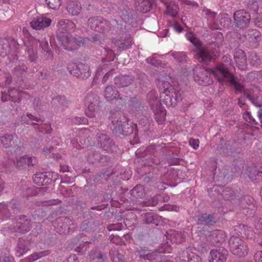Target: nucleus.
Returning a JSON list of instances; mask_svg holds the SVG:
<instances>
[{
  "instance_id": "f257e3e1",
  "label": "nucleus",
  "mask_w": 262,
  "mask_h": 262,
  "mask_svg": "<svg viewBox=\"0 0 262 262\" xmlns=\"http://www.w3.org/2000/svg\"><path fill=\"white\" fill-rule=\"evenodd\" d=\"M212 74L219 82L227 83L234 88L236 93L241 92L243 85L238 83L233 75L227 70L226 67L220 63L212 69H206L203 66H197L193 70V77L197 83L203 85H208L213 83L210 75Z\"/></svg>"
},
{
  "instance_id": "f03ea898",
  "label": "nucleus",
  "mask_w": 262,
  "mask_h": 262,
  "mask_svg": "<svg viewBox=\"0 0 262 262\" xmlns=\"http://www.w3.org/2000/svg\"><path fill=\"white\" fill-rule=\"evenodd\" d=\"M74 27V23L69 19H61L58 23L57 37L66 50H73L76 48V45L80 46L83 45L81 40L79 41L75 37L69 34V32Z\"/></svg>"
},
{
  "instance_id": "7ed1b4c3",
  "label": "nucleus",
  "mask_w": 262,
  "mask_h": 262,
  "mask_svg": "<svg viewBox=\"0 0 262 262\" xmlns=\"http://www.w3.org/2000/svg\"><path fill=\"white\" fill-rule=\"evenodd\" d=\"M169 75L165 77L161 75L157 81V85L160 93L161 100L168 107L176 106L178 102L177 94L170 84Z\"/></svg>"
},
{
  "instance_id": "20e7f679",
  "label": "nucleus",
  "mask_w": 262,
  "mask_h": 262,
  "mask_svg": "<svg viewBox=\"0 0 262 262\" xmlns=\"http://www.w3.org/2000/svg\"><path fill=\"white\" fill-rule=\"evenodd\" d=\"M147 99L152 110L155 118L159 124H162L165 120L166 110L161 104L156 91H151L147 94Z\"/></svg>"
},
{
  "instance_id": "39448f33",
  "label": "nucleus",
  "mask_w": 262,
  "mask_h": 262,
  "mask_svg": "<svg viewBox=\"0 0 262 262\" xmlns=\"http://www.w3.org/2000/svg\"><path fill=\"white\" fill-rule=\"evenodd\" d=\"M185 37L188 40L191 42L195 47V52L198 56V59L203 62H206L216 56L214 52H210L208 49L202 47V43L195 35L192 32H188L185 34Z\"/></svg>"
},
{
  "instance_id": "423d86ee",
  "label": "nucleus",
  "mask_w": 262,
  "mask_h": 262,
  "mask_svg": "<svg viewBox=\"0 0 262 262\" xmlns=\"http://www.w3.org/2000/svg\"><path fill=\"white\" fill-rule=\"evenodd\" d=\"M160 262H202V258L189 247L179 252L176 257H170Z\"/></svg>"
},
{
  "instance_id": "0eeeda50",
  "label": "nucleus",
  "mask_w": 262,
  "mask_h": 262,
  "mask_svg": "<svg viewBox=\"0 0 262 262\" xmlns=\"http://www.w3.org/2000/svg\"><path fill=\"white\" fill-rule=\"evenodd\" d=\"M229 246L231 252L239 257L246 255L249 250L247 244L239 237L232 236L229 239Z\"/></svg>"
},
{
  "instance_id": "6e6552de",
  "label": "nucleus",
  "mask_w": 262,
  "mask_h": 262,
  "mask_svg": "<svg viewBox=\"0 0 262 262\" xmlns=\"http://www.w3.org/2000/svg\"><path fill=\"white\" fill-rule=\"evenodd\" d=\"M204 15L207 17L210 28L211 29H222L228 24L226 21H228L227 19L228 17L226 14L222 15L221 19L218 20V18H216V14L212 12L210 10L206 9L203 10Z\"/></svg>"
},
{
  "instance_id": "1a4fd4ad",
  "label": "nucleus",
  "mask_w": 262,
  "mask_h": 262,
  "mask_svg": "<svg viewBox=\"0 0 262 262\" xmlns=\"http://www.w3.org/2000/svg\"><path fill=\"white\" fill-rule=\"evenodd\" d=\"M98 101V99L95 94H89L85 97L84 103L86 107L85 113L88 117L93 118L95 116Z\"/></svg>"
},
{
  "instance_id": "9d476101",
  "label": "nucleus",
  "mask_w": 262,
  "mask_h": 262,
  "mask_svg": "<svg viewBox=\"0 0 262 262\" xmlns=\"http://www.w3.org/2000/svg\"><path fill=\"white\" fill-rule=\"evenodd\" d=\"M68 70L71 74L77 77L86 78L90 76L89 67L82 63H71L68 65Z\"/></svg>"
},
{
  "instance_id": "9b49d317",
  "label": "nucleus",
  "mask_w": 262,
  "mask_h": 262,
  "mask_svg": "<svg viewBox=\"0 0 262 262\" xmlns=\"http://www.w3.org/2000/svg\"><path fill=\"white\" fill-rule=\"evenodd\" d=\"M58 225L54 227L56 228V231L59 234L70 233L75 228L74 222L68 218L58 219L56 220Z\"/></svg>"
},
{
  "instance_id": "f8f14e48",
  "label": "nucleus",
  "mask_w": 262,
  "mask_h": 262,
  "mask_svg": "<svg viewBox=\"0 0 262 262\" xmlns=\"http://www.w3.org/2000/svg\"><path fill=\"white\" fill-rule=\"evenodd\" d=\"M228 251L223 247H219L210 251L208 260L209 262H226Z\"/></svg>"
},
{
  "instance_id": "ddd939ff",
  "label": "nucleus",
  "mask_w": 262,
  "mask_h": 262,
  "mask_svg": "<svg viewBox=\"0 0 262 262\" xmlns=\"http://www.w3.org/2000/svg\"><path fill=\"white\" fill-rule=\"evenodd\" d=\"M9 95H7L4 93L2 94V100L6 101L11 100L14 102L20 101L23 98L29 97V95L26 92L20 91L16 89H10L8 91Z\"/></svg>"
},
{
  "instance_id": "4468645a",
  "label": "nucleus",
  "mask_w": 262,
  "mask_h": 262,
  "mask_svg": "<svg viewBox=\"0 0 262 262\" xmlns=\"http://www.w3.org/2000/svg\"><path fill=\"white\" fill-rule=\"evenodd\" d=\"M251 16L249 13L244 10L236 11L234 14V20L236 26L239 28L247 26Z\"/></svg>"
},
{
  "instance_id": "2eb2a0df",
  "label": "nucleus",
  "mask_w": 262,
  "mask_h": 262,
  "mask_svg": "<svg viewBox=\"0 0 262 262\" xmlns=\"http://www.w3.org/2000/svg\"><path fill=\"white\" fill-rule=\"evenodd\" d=\"M51 21L50 18L45 15H40L34 17L30 24L33 29L39 30L49 27Z\"/></svg>"
},
{
  "instance_id": "dca6fc26",
  "label": "nucleus",
  "mask_w": 262,
  "mask_h": 262,
  "mask_svg": "<svg viewBox=\"0 0 262 262\" xmlns=\"http://www.w3.org/2000/svg\"><path fill=\"white\" fill-rule=\"evenodd\" d=\"M234 59L236 66L241 70L247 68V59L245 52L241 49H237L234 52Z\"/></svg>"
},
{
  "instance_id": "f3484780",
  "label": "nucleus",
  "mask_w": 262,
  "mask_h": 262,
  "mask_svg": "<svg viewBox=\"0 0 262 262\" xmlns=\"http://www.w3.org/2000/svg\"><path fill=\"white\" fill-rule=\"evenodd\" d=\"M164 246L165 247L164 250L159 249L158 253H170L172 251V248L170 246H168V244L164 245ZM157 251L150 252L149 250H146L144 251H141L139 252L140 256L143 257L145 259L149 260H152L156 259L155 256L157 255Z\"/></svg>"
},
{
  "instance_id": "a211bd4d",
  "label": "nucleus",
  "mask_w": 262,
  "mask_h": 262,
  "mask_svg": "<svg viewBox=\"0 0 262 262\" xmlns=\"http://www.w3.org/2000/svg\"><path fill=\"white\" fill-rule=\"evenodd\" d=\"M36 162V158L34 157H29L28 156H23L16 159L14 164L15 166L19 169L25 168L27 165H33Z\"/></svg>"
},
{
  "instance_id": "6ab92c4d",
  "label": "nucleus",
  "mask_w": 262,
  "mask_h": 262,
  "mask_svg": "<svg viewBox=\"0 0 262 262\" xmlns=\"http://www.w3.org/2000/svg\"><path fill=\"white\" fill-rule=\"evenodd\" d=\"M255 232L254 233L258 235L262 239V219L256 220L254 222ZM262 246V241L259 242ZM255 262H262V250L257 251L254 256Z\"/></svg>"
},
{
  "instance_id": "aec40b11",
  "label": "nucleus",
  "mask_w": 262,
  "mask_h": 262,
  "mask_svg": "<svg viewBox=\"0 0 262 262\" xmlns=\"http://www.w3.org/2000/svg\"><path fill=\"white\" fill-rule=\"evenodd\" d=\"M244 38L249 42L253 43V45L251 46L255 48L256 47L257 43L260 40V34L257 30H249L246 32Z\"/></svg>"
},
{
  "instance_id": "412c9836",
  "label": "nucleus",
  "mask_w": 262,
  "mask_h": 262,
  "mask_svg": "<svg viewBox=\"0 0 262 262\" xmlns=\"http://www.w3.org/2000/svg\"><path fill=\"white\" fill-rule=\"evenodd\" d=\"M97 139L98 145L105 150H109L114 145L113 140L105 134H100L98 135Z\"/></svg>"
},
{
  "instance_id": "4be33fe9",
  "label": "nucleus",
  "mask_w": 262,
  "mask_h": 262,
  "mask_svg": "<svg viewBox=\"0 0 262 262\" xmlns=\"http://www.w3.org/2000/svg\"><path fill=\"white\" fill-rule=\"evenodd\" d=\"M234 231L238 236L243 237H252L254 235L253 231L250 227L243 224L235 226Z\"/></svg>"
},
{
  "instance_id": "5701e85b",
  "label": "nucleus",
  "mask_w": 262,
  "mask_h": 262,
  "mask_svg": "<svg viewBox=\"0 0 262 262\" xmlns=\"http://www.w3.org/2000/svg\"><path fill=\"white\" fill-rule=\"evenodd\" d=\"M17 226V228L15 230L19 232L28 231L31 227V220L26 219V217L24 216L19 218Z\"/></svg>"
},
{
  "instance_id": "b1692460",
  "label": "nucleus",
  "mask_w": 262,
  "mask_h": 262,
  "mask_svg": "<svg viewBox=\"0 0 262 262\" xmlns=\"http://www.w3.org/2000/svg\"><path fill=\"white\" fill-rule=\"evenodd\" d=\"M81 5L78 1H71L67 6V10L69 13L72 15L78 14L81 11Z\"/></svg>"
},
{
  "instance_id": "393cba45",
  "label": "nucleus",
  "mask_w": 262,
  "mask_h": 262,
  "mask_svg": "<svg viewBox=\"0 0 262 262\" xmlns=\"http://www.w3.org/2000/svg\"><path fill=\"white\" fill-rule=\"evenodd\" d=\"M104 96L107 101H110L115 99H119V95L115 87L113 85L107 86L105 90Z\"/></svg>"
},
{
  "instance_id": "a878e982",
  "label": "nucleus",
  "mask_w": 262,
  "mask_h": 262,
  "mask_svg": "<svg viewBox=\"0 0 262 262\" xmlns=\"http://www.w3.org/2000/svg\"><path fill=\"white\" fill-rule=\"evenodd\" d=\"M33 180L34 183L38 185H46L51 181L46 172H37L34 176Z\"/></svg>"
},
{
  "instance_id": "bb28decb",
  "label": "nucleus",
  "mask_w": 262,
  "mask_h": 262,
  "mask_svg": "<svg viewBox=\"0 0 262 262\" xmlns=\"http://www.w3.org/2000/svg\"><path fill=\"white\" fill-rule=\"evenodd\" d=\"M112 122L114 125L113 129L116 130V131H118L119 132H120V133L124 135H129L132 134L133 132V129L132 128H128V129L127 131L124 129L123 128V126L124 125V124H122L121 121H119L118 120H117V121L113 120Z\"/></svg>"
},
{
  "instance_id": "cd10ccee",
  "label": "nucleus",
  "mask_w": 262,
  "mask_h": 262,
  "mask_svg": "<svg viewBox=\"0 0 262 262\" xmlns=\"http://www.w3.org/2000/svg\"><path fill=\"white\" fill-rule=\"evenodd\" d=\"M167 238L174 243H181L185 238V235L182 233H179L175 231H170L167 233Z\"/></svg>"
},
{
  "instance_id": "c85d7f7f",
  "label": "nucleus",
  "mask_w": 262,
  "mask_h": 262,
  "mask_svg": "<svg viewBox=\"0 0 262 262\" xmlns=\"http://www.w3.org/2000/svg\"><path fill=\"white\" fill-rule=\"evenodd\" d=\"M132 80L129 76H121L116 77L115 80L116 85L119 87H124L128 85Z\"/></svg>"
},
{
  "instance_id": "c756f323",
  "label": "nucleus",
  "mask_w": 262,
  "mask_h": 262,
  "mask_svg": "<svg viewBox=\"0 0 262 262\" xmlns=\"http://www.w3.org/2000/svg\"><path fill=\"white\" fill-rule=\"evenodd\" d=\"M211 236L212 241L216 243H221L224 241L226 234L222 230H216L211 232Z\"/></svg>"
},
{
  "instance_id": "7c9ffc66",
  "label": "nucleus",
  "mask_w": 262,
  "mask_h": 262,
  "mask_svg": "<svg viewBox=\"0 0 262 262\" xmlns=\"http://www.w3.org/2000/svg\"><path fill=\"white\" fill-rule=\"evenodd\" d=\"M22 121L24 123L31 124H39L42 122V120L37 117H34L31 114H27L26 116L22 117Z\"/></svg>"
},
{
  "instance_id": "2f4dec72",
  "label": "nucleus",
  "mask_w": 262,
  "mask_h": 262,
  "mask_svg": "<svg viewBox=\"0 0 262 262\" xmlns=\"http://www.w3.org/2000/svg\"><path fill=\"white\" fill-rule=\"evenodd\" d=\"M248 7L250 10L253 11L255 14H260L262 13V2L260 1H251Z\"/></svg>"
},
{
  "instance_id": "473e14b6",
  "label": "nucleus",
  "mask_w": 262,
  "mask_h": 262,
  "mask_svg": "<svg viewBox=\"0 0 262 262\" xmlns=\"http://www.w3.org/2000/svg\"><path fill=\"white\" fill-rule=\"evenodd\" d=\"M27 47V52L29 59L31 61H35L37 59L36 49L35 47H33L30 42H24Z\"/></svg>"
},
{
  "instance_id": "72a5a7b5",
  "label": "nucleus",
  "mask_w": 262,
  "mask_h": 262,
  "mask_svg": "<svg viewBox=\"0 0 262 262\" xmlns=\"http://www.w3.org/2000/svg\"><path fill=\"white\" fill-rule=\"evenodd\" d=\"M166 56H172L178 62H183L186 60V56L184 52L171 51L166 55Z\"/></svg>"
},
{
  "instance_id": "f704fd0d",
  "label": "nucleus",
  "mask_w": 262,
  "mask_h": 262,
  "mask_svg": "<svg viewBox=\"0 0 262 262\" xmlns=\"http://www.w3.org/2000/svg\"><path fill=\"white\" fill-rule=\"evenodd\" d=\"M215 41H214L213 44L215 46H216L217 49L215 50V52H224V50H222L223 43L222 42L223 41V34L220 32H217L215 33Z\"/></svg>"
},
{
  "instance_id": "c9c22d12",
  "label": "nucleus",
  "mask_w": 262,
  "mask_h": 262,
  "mask_svg": "<svg viewBox=\"0 0 262 262\" xmlns=\"http://www.w3.org/2000/svg\"><path fill=\"white\" fill-rule=\"evenodd\" d=\"M178 6L174 2H171L167 6L166 13L172 17H174L178 14Z\"/></svg>"
},
{
  "instance_id": "e433bc0d",
  "label": "nucleus",
  "mask_w": 262,
  "mask_h": 262,
  "mask_svg": "<svg viewBox=\"0 0 262 262\" xmlns=\"http://www.w3.org/2000/svg\"><path fill=\"white\" fill-rule=\"evenodd\" d=\"M110 255L111 256V259L113 262H123L124 257L123 255L119 252V251L116 250L113 251L112 250L110 251Z\"/></svg>"
},
{
  "instance_id": "4c0bfd02",
  "label": "nucleus",
  "mask_w": 262,
  "mask_h": 262,
  "mask_svg": "<svg viewBox=\"0 0 262 262\" xmlns=\"http://www.w3.org/2000/svg\"><path fill=\"white\" fill-rule=\"evenodd\" d=\"M150 4L147 0H140L137 9L142 13H146L150 10Z\"/></svg>"
},
{
  "instance_id": "58836bf2",
  "label": "nucleus",
  "mask_w": 262,
  "mask_h": 262,
  "mask_svg": "<svg viewBox=\"0 0 262 262\" xmlns=\"http://www.w3.org/2000/svg\"><path fill=\"white\" fill-rule=\"evenodd\" d=\"M9 44L7 39L4 38L0 40V56H4L7 54L9 50Z\"/></svg>"
},
{
  "instance_id": "ea45409f",
  "label": "nucleus",
  "mask_w": 262,
  "mask_h": 262,
  "mask_svg": "<svg viewBox=\"0 0 262 262\" xmlns=\"http://www.w3.org/2000/svg\"><path fill=\"white\" fill-rule=\"evenodd\" d=\"M45 2L49 8L53 10L59 9L62 3L61 0H45Z\"/></svg>"
},
{
  "instance_id": "a19ab883",
  "label": "nucleus",
  "mask_w": 262,
  "mask_h": 262,
  "mask_svg": "<svg viewBox=\"0 0 262 262\" xmlns=\"http://www.w3.org/2000/svg\"><path fill=\"white\" fill-rule=\"evenodd\" d=\"M249 177L252 180H262V171H256L255 167H252L249 171Z\"/></svg>"
},
{
  "instance_id": "79ce46f5",
  "label": "nucleus",
  "mask_w": 262,
  "mask_h": 262,
  "mask_svg": "<svg viewBox=\"0 0 262 262\" xmlns=\"http://www.w3.org/2000/svg\"><path fill=\"white\" fill-rule=\"evenodd\" d=\"M90 256L92 259H94L96 257L98 259L97 262H103L106 259L104 254L100 252H97L95 251H91Z\"/></svg>"
},
{
  "instance_id": "37998d69",
  "label": "nucleus",
  "mask_w": 262,
  "mask_h": 262,
  "mask_svg": "<svg viewBox=\"0 0 262 262\" xmlns=\"http://www.w3.org/2000/svg\"><path fill=\"white\" fill-rule=\"evenodd\" d=\"M249 60L253 66H257L260 64V59L255 52H250L249 56Z\"/></svg>"
},
{
  "instance_id": "c03bdc74",
  "label": "nucleus",
  "mask_w": 262,
  "mask_h": 262,
  "mask_svg": "<svg viewBox=\"0 0 262 262\" xmlns=\"http://www.w3.org/2000/svg\"><path fill=\"white\" fill-rule=\"evenodd\" d=\"M13 136L9 135H6L0 138V145H3L6 147L11 144V141L13 140Z\"/></svg>"
},
{
  "instance_id": "a18cd8bd",
  "label": "nucleus",
  "mask_w": 262,
  "mask_h": 262,
  "mask_svg": "<svg viewBox=\"0 0 262 262\" xmlns=\"http://www.w3.org/2000/svg\"><path fill=\"white\" fill-rule=\"evenodd\" d=\"M21 242V241L19 240L16 252V254L19 257L24 255L29 250V248Z\"/></svg>"
},
{
  "instance_id": "49530a36",
  "label": "nucleus",
  "mask_w": 262,
  "mask_h": 262,
  "mask_svg": "<svg viewBox=\"0 0 262 262\" xmlns=\"http://www.w3.org/2000/svg\"><path fill=\"white\" fill-rule=\"evenodd\" d=\"M143 189V188L142 185H137L133 189L132 194L135 197H140L142 195Z\"/></svg>"
},
{
  "instance_id": "de8ad7c7",
  "label": "nucleus",
  "mask_w": 262,
  "mask_h": 262,
  "mask_svg": "<svg viewBox=\"0 0 262 262\" xmlns=\"http://www.w3.org/2000/svg\"><path fill=\"white\" fill-rule=\"evenodd\" d=\"M44 252H41L38 253H34L32 255L29 256L27 258L23 260L25 262H32L37 260L41 257L43 256Z\"/></svg>"
},
{
  "instance_id": "09e8293b",
  "label": "nucleus",
  "mask_w": 262,
  "mask_h": 262,
  "mask_svg": "<svg viewBox=\"0 0 262 262\" xmlns=\"http://www.w3.org/2000/svg\"><path fill=\"white\" fill-rule=\"evenodd\" d=\"M244 96L247 97L252 103H254L257 100L253 90L244 92Z\"/></svg>"
},
{
  "instance_id": "8fccbe9b",
  "label": "nucleus",
  "mask_w": 262,
  "mask_h": 262,
  "mask_svg": "<svg viewBox=\"0 0 262 262\" xmlns=\"http://www.w3.org/2000/svg\"><path fill=\"white\" fill-rule=\"evenodd\" d=\"M145 222L147 224L155 223L154 222V214L151 212H147L144 214L143 216Z\"/></svg>"
},
{
  "instance_id": "3c124183",
  "label": "nucleus",
  "mask_w": 262,
  "mask_h": 262,
  "mask_svg": "<svg viewBox=\"0 0 262 262\" xmlns=\"http://www.w3.org/2000/svg\"><path fill=\"white\" fill-rule=\"evenodd\" d=\"M40 48L45 52L48 53L49 51V45L47 40L43 39L39 41Z\"/></svg>"
},
{
  "instance_id": "603ef678",
  "label": "nucleus",
  "mask_w": 262,
  "mask_h": 262,
  "mask_svg": "<svg viewBox=\"0 0 262 262\" xmlns=\"http://www.w3.org/2000/svg\"><path fill=\"white\" fill-rule=\"evenodd\" d=\"M213 216L211 215H208L207 214H203L200 218L199 219L201 222H205L207 224L210 223L212 221Z\"/></svg>"
},
{
  "instance_id": "864d4df0",
  "label": "nucleus",
  "mask_w": 262,
  "mask_h": 262,
  "mask_svg": "<svg viewBox=\"0 0 262 262\" xmlns=\"http://www.w3.org/2000/svg\"><path fill=\"white\" fill-rule=\"evenodd\" d=\"M170 25L172 28L178 33H180L183 30L182 27L177 21H174L173 23H171Z\"/></svg>"
},
{
  "instance_id": "5fc2aeb1",
  "label": "nucleus",
  "mask_w": 262,
  "mask_h": 262,
  "mask_svg": "<svg viewBox=\"0 0 262 262\" xmlns=\"http://www.w3.org/2000/svg\"><path fill=\"white\" fill-rule=\"evenodd\" d=\"M244 119L250 123H252L255 122L254 119L251 116V114L249 112H245L243 114Z\"/></svg>"
},
{
  "instance_id": "6e6d98bb",
  "label": "nucleus",
  "mask_w": 262,
  "mask_h": 262,
  "mask_svg": "<svg viewBox=\"0 0 262 262\" xmlns=\"http://www.w3.org/2000/svg\"><path fill=\"white\" fill-rule=\"evenodd\" d=\"M189 144L193 149H196L199 146V141L198 139H191L189 140Z\"/></svg>"
},
{
  "instance_id": "4d7b16f0",
  "label": "nucleus",
  "mask_w": 262,
  "mask_h": 262,
  "mask_svg": "<svg viewBox=\"0 0 262 262\" xmlns=\"http://www.w3.org/2000/svg\"><path fill=\"white\" fill-rule=\"evenodd\" d=\"M123 226L120 224H116L113 225H110L108 226V230L110 231L112 230H120L123 228Z\"/></svg>"
},
{
  "instance_id": "13d9d810",
  "label": "nucleus",
  "mask_w": 262,
  "mask_h": 262,
  "mask_svg": "<svg viewBox=\"0 0 262 262\" xmlns=\"http://www.w3.org/2000/svg\"><path fill=\"white\" fill-rule=\"evenodd\" d=\"M26 69V67L25 66H23V68H21L16 67L14 69V73L16 75L18 76L19 75L23 74V73L25 72Z\"/></svg>"
},
{
  "instance_id": "bf43d9fd",
  "label": "nucleus",
  "mask_w": 262,
  "mask_h": 262,
  "mask_svg": "<svg viewBox=\"0 0 262 262\" xmlns=\"http://www.w3.org/2000/svg\"><path fill=\"white\" fill-rule=\"evenodd\" d=\"M0 262H13V258L9 256H3L0 257Z\"/></svg>"
},
{
  "instance_id": "052dcab7",
  "label": "nucleus",
  "mask_w": 262,
  "mask_h": 262,
  "mask_svg": "<svg viewBox=\"0 0 262 262\" xmlns=\"http://www.w3.org/2000/svg\"><path fill=\"white\" fill-rule=\"evenodd\" d=\"M147 62L153 66H158L159 63L155 57H150L146 59Z\"/></svg>"
},
{
  "instance_id": "680f3d73",
  "label": "nucleus",
  "mask_w": 262,
  "mask_h": 262,
  "mask_svg": "<svg viewBox=\"0 0 262 262\" xmlns=\"http://www.w3.org/2000/svg\"><path fill=\"white\" fill-rule=\"evenodd\" d=\"M254 24L258 27L262 28V17H257L254 19Z\"/></svg>"
},
{
  "instance_id": "e2e57ef3",
  "label": "nucleus",
  "mask_w": 262,
  "mask_h": 262,
  "mask_svg": "<svg viewBox=\"0 0 262 262\" xmlns=\"http://www.w3.org/2000/svg\"><path fill=\"white\" fill-rule=\"evenodd\" d=\"M75 122L79 124H85L88 122V120L84 117L77 118L75 119Z\"/></svg>"
},
{
  "instance_id": "0e129e2a",
  "label": "nucleus",
  "mask_w": 262,
  "mask_h": 262,
  "mask_svg": "<svg viewBox=\"0 0 262 262\" xmlns=\"http://www.w3.org/2000/svg\"><path fill=\"white\" fill-rule=\"evenodd\" d=\"M238 105L243 108L244 109H246V106H245V100L244 98L242 97L238 99Z\"/></svg>"
},
{
  "instance_id": "69168bd1",
  "label": "nucleus",
  "mask_w": 262,
  "mask_h": 262,
  "mask_svg": "<svg viewBox=\"0 0 262 262\" xmlns=\"http://www.w3.org/2000/svg\"><path fill=\"white\" fill-rule=\"evenodd\" d=\"M7 204L5 203H1L0 204V213H4L6 211V210L7 209V207H9Z\"/></svg>"
},
{
  "instance_id": "338daca9",
  "label": "nucleus",
  "mask_w": 262,
  "mask_h": 262,
  "mask_svg": "<svg viewBox=\"0 0 262 262\" xmlns=\"http://www.w3.org/2000/svg\"><path fill=\"white\" fill-rule=\"evenodd\" d=\"M67 262H77V257L76 255H73L69 257Z\"/></svg>"
},
{
  "instance_id": "774afa93",
  "label": "nucleus",
  "mask_w": 262,
  "mask_h": 262,
  "mask_svg": "<svg viewBox=\"0 0 262 262\" xmlns=\"http://www.w3.org/2000/svg\"><path fill=\"white\" fill-rule=\"evenodd\" d=\"M184 3L188 5H191L192 7L198 6V4L194 2H191L189 0H184Z\"/></svg>"
}]
</instances>
